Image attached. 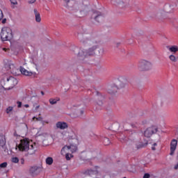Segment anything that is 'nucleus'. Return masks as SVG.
<instances>
[{
  "mask_svg": "<svg viewBox=\"0 0 178 178\" xmlns=\"http://www.w3.org/2000/svg\"><path fill=\"white\" fill-rule=\"evenodd\" d=\"M15 149L27 152L26 156L34 155L37 151V145L29 138H24L20 140L19 145L15 147Z\"/></svg>",
  "mask_w": 178,
  "mask_h": 178,
  "instance_id": "1",
  "label": "nucleus"
},
{
  "mask_svg": "<svg viewBox=\"0 0 178 178\" xmlns=\"http://www.w3.org/2000/svg\"><path fill=\"white\" fill-rule=\"evenodd\" d=\"M138 69L140 72H149L154 69V64L150 60L143 59L138 61Z\"/></svg>",
  "mask_w": 178,
  "mask_h": 178,
  "instance_id": "2",
  "label": "nucleus"
},
{
  "mask_svg": "<svg viewBox=\"0 0 178 178\" xmlns=\"http://www.w3.org/2000/svg\"><path fill=\"white\" fill-rule=\"evenodd\" d=\"M17 79L13 76H8L6 81L2 80L1 81V86H6L7 88H4L5 90H12L17 86Z\"/></svg>",
  "mask_w": 178,
  "mask_h": 178,
  "instance_id": "3",
  "label": "nucleus"
},
{
  "mask_svg": "<svg viewBox=\"0 0 178 178\" xmlns=\"http://www.w3.org/2000/svg\"><path fill=\"white\" fill-rule=\"evenodd\" d=\"M98 48L97 44H95L92 47H90L88 50L85 51V50L81 49L77 55V58L79 60H83L86 56H90L91 55H94L95 54V49Z\"/></svg>",
  "mask_w": 178,
  "mask_h": 178,
  "instance_id": "4",
  "label": "nucleus"
},
{
  "mask_svg": "<svg viewBox=\"0 0 178 178\" xmlns=\"http://www.w3.org/2000/svg\"><path fill=\"white\" fill-rule=\"evenodd\" d=\"M1 38L2 41H9V40L13 38V33H12V29L4 26L1 31Z\"/></svg>",
  "mask_w": 178,
  "mask_h": 178,
  "instance_id": "5",
  "label": "nucleus"
},
{
  "mask_svg": "<svg viewBox=\"0 0 178 178\" xmlns=\"http://www.w3.org/2000/svg\"><path fill=\"white\" fill-rule=\"evenodd\" d=\"M70 140H72V143L70 145H67V147L71 152V154H74L77 151V145H79V139H77V136L74 133H72L71 136L69 137Z\"/></svg>",
  "mask_w": 178,
  "mask_h": 178,
  "instance_id": "6",
  "label": "nucleus"
},
{
  "mask_svg": "<svg viewBox=\"0 0 178 178\" xmlns=\"http://www.w3.org/2000/svg\"><path fill=\"white\" fill-rule=\"evenodd\" d=\"M156 133H158V127L152 126L145 130L144 136L145 137L149 138V137H152L153 134H156Z\"/></svg>",
  "mask_w": 178,
  "mask_h": 178,
  "instance_id": "7",
  "label": "nucleus"
},
{
  "mask_svg": "<svg viewBox=\"0 0 178 178\" xmlns=\"http://www.w3.org/2000/svg\"><path fill=\"white\" fill-rule=\"evenodd\" d=\"M42 172V165H33L30 167L29 173L31 176H38Z\"/></svg>",
  "mask_w": 178,
  "mask_h": 178,
  "instance_id": "8",
  "label": "nucleus"
},
{
  "mask_svg": "<svg viewBox=\"0 0 178 178\" xmlns=\"http://www.w3.org/2000/svg\"><path fill=\"white\" fill-rule=\"evenodd\" d=\"M172 12H173V6L165 4L163 6V8L159 12V15L163 16L164 15H166V13H172Z\"/></svg>",
  "mask_w": 178,
  "mask_h": 178,
  "instance_id": "9",
  "label": "nucleus"
},
{
  "mask_svg": "<svg viewBox=\"0 0 178 178\" xmlns=\"http://www.w3.org/2000/svg\"><path fill=\"white\" fill-rule=\"evenodd\" d=\"M92 19H94L97 23H101L104 20V15L99 11H95L92 15Z\"/></svg>",
  "mask_w": 178,
  "mask_h": 178,
  "instance_id": "10",
  "label": "nucleus"
},
{
  "mask_svg": "<svg viewBox=\"0 0 178 178\" xmlns=\"http://www.w3.org/2000/svg\"><path fill=\"white\" fill-rule=\"evenodd\" d=\"M118 90H119L118 86L116 85V83H113L110 86H108L107 89V92L110 94L111 95H115L116 92H118Z\"/></svg>",
  "mask_w": 178,
  "mask_h": 178,
  "instance_id": "11",
  "label": "nucleus"
},
{
  "mask_svg": "<svg viewBox=\"0 0 178 178\" xmlns=\"http://www.w3.org/2000/svg\"><path fill=\"white\" fill-rule=\"evenodd\" d=\"M115 84L119 90H120V88H124V87L127 86V79L125 78H120Z\"/></svg>",
  "mask_w": 178,
  "mask_h": 178,
  "instance_id": "12",
  "label": "nucleus"
},
{
  "mask_svg": "<svg viewBox=\"0 0 178 178\" xmlns=\"http://www.w3.org/2000/svg\"><path fill=\"white\" fill-rule=\"evenodd\" d=\"M177 148V140L173 139L170 143V155L173 156L175 155V152H176V149Z\"/></svg>",
  "mask_w": 178,
  "mask_h": 178,
  "instance_id": "13",
  "label": "nucleus"
},
{
  "mask_svg": "<svg viewBox=\"0 0 178 178\" xmlns=\"http://www.w3.org/2000/svg\"><path fill=\"white\" fill-rule=\"evenodd\" d=\"M56 127L59 130H65L69 127V125L67 124V122L59 121L56 123Z\"/></svg>",
  "mask_w": 178,
  "mask_h": 178,
  "instance_id": "14",
  "label": "nucleus"
},
{
  "mask_svg": "<svg viewBox=\"0 0 178 178\" xmlns=\"http://www.w3.org/2000/svg\"><path fill=\"white\" fill-rule=\"evenodd\" d=\"M167 49L172 54H177L178 52V46L177 45H170L167 46Z\"/></svg>",
  "mask_w": 178,
  "mask_h": 178,
  "instance_id": "15",
  "label": "nucleus"
},
{
  "mask_svg": "<svg viewBox=\"0 0 178 178\" xmlns=\"http://www.w3.org/2000/svg\"><path fill=\"white\" fill-rule=\"evenodd\" d=\"M19 72L23 74L24 76H33L34 74V72L31 71H29L26 70L23 67H20Z\"/></svg>",
  "mask_w": 178,
  "mask_h": 178,
  "instance_id": "16",
  "label": "nucleus"
},
{
  "mask_svg": "<svg viewBox=\"0 0 178 178\" xmlns=\"http://www.w3.org/2000/svg\"><path fill=\"white\" fill-rule=\"evenodd\" d=\"M33 13L35 15V22H37V23H40L41 22V15H40V13L38 12V10H37V9H34Z\"/></svg>",
  "mask_w": 178,
  "mask_h": 178,
  "instance_id": "17",
  "label": "nucleus"
},
{
  "mask_svg": "<svg viewBox=\"0 0 178 178\" xmlns=\"http://www.w3.org/2000/svg\"><path fill=\"white\" fill-rule=\"evenodd\" d=\"M70 153H72V152H70L67 145L64 146L61 149V155H66L67 154Z\"/></svg>",
  "mask_w": 178,
  "mask_h": 178,
  "instance_id": "18",
  "label": "nucleus"
},
{
  "mask_svg": "<svg viewBox=\"0 0 178 178\" xmlns=\"http://www.w3.org/2000/svg\"><path fill=\"white\" fill-rule=\"evenodd\" d=\"M10 70L11 73L13 74H17V72H19V69L16 66H15V64H10Z\"/></svg>",
  "mask_w": 178,
  "mask_h": 178,
  "instance_id": "19",
  "label": "nucleus"
},
{
  "mask_svg": "<svg viewBox=\"0 0 178 178\" xmlns=\"http://www.w3.org/2000/svg\"><path fill=\"white\" fill-rule=\"evenodd\" d=\"M169 60L171 62L176 63L178 60V57L176 56L175 54H172L168 56Z\"/></svg>",
  "mask_w": 178,
  "mask_h": 178,
  "instance_id": "20",
  "label": "nucleus"
},
{
  "mask_svg": "<svg viewBox=\"0 0 178 178\" xmlns=\"http://www.w3.org/2000/svg\"><path fill=\"white\" fill-rule=\"evenodd\" d=\"M59 101V98L56 97V98H51L49 99V102L51 105H55L56 104H58V102Z\"/></svg>",
  "mask_w": 178,
  "mask_h": 178,
  "instance_id": "21",
  "label": "nucleus"
},
{
  "mask_svg": "<svg viewBox=\"0 0 178 178\" xmlns=\"http://www.w3.org/2000/svg\"><path fill=\"white\" fill-rule=\"evenodd\" d=\"M5 144H6L5 137L2 135H0V147H3Z\"/></svg>",
  "mask_w": 178,
  "mask_h": 178,
  "instance_id": "22",
  "label": "nucleus"
},
{
  "mask_svg": "<svg viewBox=\"0 0 178 178\" xmlns=\"http://www.w3.org/2000/svg\"><path fill=\"white\" fill-rule=\"evenodd\" d=\"M47 165H51L54 163V159L52 157H47L45 160Z\"/></svg>",
  "mask_w": 178,
  "mask_h": 178,
  "instance_id": "23",
  "label": "nucleus"
},
{
  "mask_svg": "<svg viewBox=\"0 0 178 178\" xmlns=\"http://www.w3.org/2000/svg\"><path fill=\"white\" fill-rule=\"evenodd\" d=\"M35 119V117H33V120H34ZM36 120H38V122H42V124H45V123L48 124V121H42V118L41 117L36 118Z\"/></svg>",
  "mask_w": 178,
  "mask_h": 178,
  "instance_id": "24",
  "label": "nucleus"
},
{
  "mask_svg": "<svg viewBox=\"0 0 178 178\" xmlns=\"http://www.w3.org/2000/svg\"><path fill=\"white\" fill-rule=\"evenodd\" d=\"M67 161H70L72 158H73V154L72 153H67V154H64Z\"/></svg>",
  "mask_w": 178,
  "mask_h": 178,
  "instance_id": "25",
  "label": "nucleus"
},
{
  "mask_svg": "<svg viewBox=\"0 0 178 178\" xmlns=\"http://www.w3.org/2000/svg\"><path fill=\"white\" fill-rule=\"evenodd\" d=\"M13 111V106H8L6 108V112L9 115V113H12Z\"/></svg>",
  "mask_w": 178,
  "mask_h": 178,
  "instance_id": "26",
  "label": "nucleus"
},
{
  "mask_svg": "<svg viewBox=\"0 0 178 178\" xmlns=\"http://www.w3.org/2000/svg\"><path fill=\"white\" fill-rule=\"evenodd\" d=\"M104 145H109L111 144V140L108 138H105L104 139Z\"/></svg>",
  "mask_w": 178,
  "mask_h": 178,
  "instance_id": "27",
  "label": "nucleus"
},
{
  "mask_svg": "<svg viewBox=\"0 0 178 178\" xmlns=\"http://www.w3.org/2000/svg\"><path fill=\"white\" fill-rule=\"evenodd\" d=\"M11 161L13 163H19V158L17 157H13L11 159Z\"/></svg>",
  "mask_w": 178,
  "mask_h": 178,
  "instance_id": "28",
  "label": "nucleus"
},
{
  "mask_svg": "<svg viewBox=\"0 0 178 178\" xmlns=\"http://www.w3.org/2000/svg\"><path fill=\"white\" fill-rule=\"evenodd\" d=\"M8 166V163L4 162L0 164V168H5Z\"/></svg>",
  "mask_w": 178,
  "mask_h": 178,
  "instance_id": "29",
  "label": "nucleus"
},
{
  "mask_svg": "<svg viewBox=\"0 0 178 178\" xmlns=\"http://www.w3.org/2000/svg\"><path fill=\"white\" fill-rule=\"evenodd\" d=\"M158 145L156 143H154L153 145H152V151H155V149H156V148L155 147H156Z\"/></svg>",
  "mask_w": 178,
  "mask_h": 178,
  "instance_id": "30",
  "label": "nucleus"
},
{
  "mask_svg": "<svg viewBox=\"0 0 178 178\" xmlns=\"http://www.w3.org/2000/svg\"><path fill=\"white\" fill-rule=\"evenodd\" d=\"M13 5H17V0H10Z\"/></svg>",
  "mask_w": 178,
  "mask_h": 178,
  "instance_id": "31",
  "label": "nucleus"
},
{
  "mask_svg": "<svg viewBox=\"0 0 178 178\" xmlns=\"http://www.w3.org/2000/svg\"><path fill=\"white\" fill-rule=\"evenodd\" d=\"M3 18V13H2V10H0V20H2Z\"/></svg>",
  "mask_w": 178,
  "mask_h": 178,
  "instance_id": "32",
  "label": "nucleus"
},
{
  "mask_svg": "<svg viewBox=\"0 0 178 178\" xmlns=\"http://www.w3.org/2000/svg\"><path fill=\"white\" fill-rule=\"evenodd\" d=\"M104 52H105V50L104 49V48H100L99 50V53L104 54Z\"/></svg>",
  "mask_w": 178,
  "mask_h": 178,
  "instance_id": "33",
  "label": "nucleus"
},
{
  "mask_svg": "<svg viewBox=\"0 0 178 178\" xmlns=\"http://www.w3.org/2000/svg\"><path fill=\"white\" fill-rule=\"evenodd\" d=\"M17 108H22V102H17Z\"/></svg>",
  "mask_w": 178,
  "mask_h": 178,
  "instance_id": "34",
  "label": "nucleus"
},
{
  "mask_svg": "<svg viewBox=\"0 0 178 178\" xmlns=\"http://www.w3.org/2000/svg\"><path fill=\"white\" fill-rule=\"evenodd\" d=\"M143 178H149V174H145Z\"/></svg>",
  "mask_w": 178,
  "mask_h": 178,
  "instance_id": "35",
  "label": "nucleus"
},
{
  "mask_svg": "<svg viewBox=\"0 0 178 178\" xmlns=\"http://www.w3.org/2000/svg\"><path fill=\"white\" fill-rule=\"evenodd\" d=\"M35 1L36 0H29V3H35Z\"/></svg>",
  "mask_w": 178,
  "mask_h": 178,
  "instance_id": "36",
  "label": "nucleus"
},
{
  "mask_svg": "<svg viewBox=\"0 0 178 178\" xmlns=\"http://www.w3.org/2000/svg\"><path fill=\"white\" fill-rule=\"evenodd\" d=\"M73 0H65V3H69L70 2H72Z\"/></svg>",
  "mask_w": 178,
  "mask_h": 178,
  "instance_id": "37",
  "label": "nucleus"
},
{
  "mask_svg": "<svg viewBox=\"0 0 178 178\" xmlns=\"http://www.w3.org/2000/svg\"><path fill=\"white\" fill-rule=\"evenodd\" d=\"M2 23L3 24H5V23H6V18L2 19Z\"/></svg>",
  "mask_w": 178,
  "mask_h": 178,
  "instance_id": "38",
  "label": "nucleus"
},
{
  "mask_svg": "<svg viewBox=\"0 0 178 178\" xmlns=\"http://www.w3.org/2000/svg\"><path fill=\"white\" fill-rule=\"evenodd\" d=\"M20 162H21L22 165H24V160L23 159H22L20 160Z\"/></svg>",
  "mask_w": 178,
  "mask_h": 178,
  "instance_id": "39",
  "label": "nucleus"
},
{
  "mask_svg": "<svg viewBox=\"0 0 178 178\" xmlns=\"http://www.w3.org/2000/svg\"><path fill=\"white\" fill-rule=\"evenodd\" d=\"M174 168L175 170H177L178 169V163L174 166Z\"/></svg>",
  "mask_w": 178,
  "mask_h": 178,
  "instance_id": "40",
  "label": "nucleus"
},
{
  "mask_svg": "<svg viewBox=\"0 0 178 178\" xmlns=\"http://www.w3.org/2000/svg\"><path fill=\"white\" fill-rule=\"evenodd\" d=\"M24 108H29V104H25V105H24Z\"/></svg>",
  "mask_w": 178,
  "mask_h": 178,
  "instance_id": "41",
  "label": "nucleus"
},
{
  "mask_svg": "<svg viewBox=\"0 0 178 178\" xmlns=\"http://www.w3.org/2000/svg\"><path fill=\"white\" fill-rule=\"evenodd\" d=\"M2 49H3V51H6L7 50L6 48H3Z\"/></svg>",
  "mask_w": 178,
  "mask_h": 178,
  "instance_id": "42",
  "label": "nucleus"
},
{
  "mask_svg": "<svg viewBox=\"0 0 178 178\" xmlns=\"http://www.w3.org/2000/svg\"><path fill=\"white\" fill-rule=\"evenodd\" d=\"M42 95H44V93L43 91L41 92Z\"/></svg>",
  "mask_w": 178,
  "mask_h": 178,
  "instance_id": "43",
  "label": "nucleus"
},
{
  "mask_svg": "<svg viewBox=\"0 0 178 178\" xmlns=\"http://www.w3.org/2000/svg\"><path fill=\"white\" fill-rule=\"evenodd\" d=\"M38 108H40V106H36V108L38 109Z\"/></svg>",
  "mask_w": 178,
  "mask_h": 178,
  "instance_id": "44",
  "label": "nucleus"
},
{
  "mask_svg": "<svg viewBox=\"0 0 178 178\" xmlns=\"http://www.w3.org/2000/svg\"><path fill=\"white\" fill-rule=\"evenodd\" d=\"M96 169H99V167L97 166V167H96Z\"/></svg>",
  "mask_w": 178,
  "mask_h": 178,
  "instance_id": "45",
  "label": "nucleus"
}]
</instances>
